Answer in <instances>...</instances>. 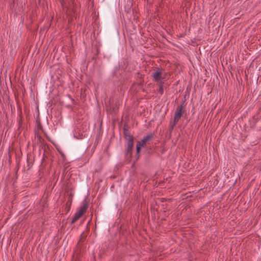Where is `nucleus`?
Here are the masks:
<instances>
[{"label":"nucleus","instance_id":"0eeeda50","mask_svg":"<svg viewBox=\"0 0 261 261\" xmlns=\"http://www.w3.org/2000/svg\"><path fill=\"white\" fill-rule=\"evenodd\" d=\"M153 135L152 134H150L147 135L146 136L144 137L143 139L141 140V142L144 144H146V143L150 140L152 137Z\"/></svg>","mask_w":261,"mask_h":261},{"label":"nucleus","instance_id":"f257e3e1","mask_svg":"<svg viewBox=\"0 0 261 261\" xmlns=\"http://www.w3.org/2000/svg\"><path fill=\"white\" fill-rule=\"evenodd\" d=\"M125 139L126 140V151L127 155H130L132 153V148L134 145V139L133 137L125 133Z\"/></svg>","mask_w":261,"mask_h":261},{"label":"nucleus","instance_id":"f03ea898","mask_svg":"<svg viewBox=\"0 0 261 261\" xmlns=\"http://www.w3.org/2000/svg\"><path fill=\"white\" fill-rule=\"evenodd\" d=\"M152 77L155 82L159 83H160L161 81H163V80L165 79V76H163L162 72L159 70H156L152 73Z\"/></svg>","mask_w":261,"mask_h":261},{"label":"nucleus","instance_id":"9d476101","mask_svg":"<svg viewBox=\"0 0 261 261\" xmlns=\"http://www.w3.org/2000/svg\"><path fill=\"white\" fill-rule=\"evenodd\" d=\"M164 83V81H161L159 83V92L161 94H163L164 93V89H163V84Z\"/></svg>","mask_w":261,"mask_h":261},{"label":"nucleus","instance_id":"423d86ee","mask_svg":"<svg viewBox=\"0 0 261 261\" xmlns=\"http://www.w3.org/2000/svg\"><path fill=\"white\" fill-rule=\"evenodd\" d=\"M118 105L116 103L115 105L112 104L110 106V113H116L118 112Z\"/></svg>","mask_w":261,"mask_h":261},{"label":"nucleus","instance_id":"4468645a","mask_svg":"<svg viewBox=\"0 0 261 261\" xmlns=\"http://www.w3.org/2000/svg\"><path fill=\"white\" fill-rule=\"evenodd\" d=\"M168 75H170V74L168 73H165L164 74H163V76H165V79L166 78Z\"/></svg>","mask_w":261,"mask_h":261},{"label":"nucleus","instance_id":"7ed1b4c3","mask_svg":"<svg viewBox=\"0 0 261 261\" xmlns=\"http://www.w3.org/2000/svg\"><path fill=\"white\" fill-rule=\"evenodd\" d=\"M119 36V30L118 29L114 28L113 30H111L109 32V37L112 40H117Z\"/></svg>","mask_w":261,"mask_h":261},{"label":"nucleus","instance_id":"6e6552de","mask_svg":"<svg viewBox=\"0 0 261 261\" xmlns=\"http://www.w3.org/2000/svg\"><path fill=\"white\" fill-rule=\"evenodd\" d=\"M180 116L181 115H175L173 122H170L171 127L172 129L173 128V127L175 126L176 123L178 122L179 119L180 118Z\"/></svg>","mask_w":261,"mask_h":261},{"label":"nucleus","instance_id":"39448f33","mask_svg":"<svg viewBox=\"0 0 261 261\" xmlns=\"http://www.w3.org/2000/svg\"><path fill=\"white\" fill-rule=\"evenodd\" d=\"M88 208V204L86 201H84L83 205L75 212L79 216L82 217V216L86 212Z\"/></svg>","mask_w":261,"mask_h":261},{"label":"nucleus","instance_id":"ddd939ff","mask_svg":"<svg viewBox=\"0 0 261 261\" xmlns=\"http://www.w3.org/2000/svg\"><path fill=\"white\" fill-rule=\"evenodd\" d=\"M188 94H189V92L186 91L185 92V95H184V99L182 100V102H183L184 103L186 102V101H187L186 96Z\"/></svg>","mask_w":261,"mask_h":261},{"label":"nucleus","instance_id":"f8f14e48","mask_svg":"<svg viewBox=\"0 0 261 261\" xmlns=\"http://www.w3.org/2000/svg\"><path fill=\"white\" fill-rule=\"evenodd\" d=\"M58 151L60 153L61 156L62 157L63 159L65 160L66 158L65 154L63 152V151L61 150H58Z\"/></svg>","mask_w":261,"mask_h":261},{"label":"nucleus","instance_id":"2eb2a0df","mask_svg":"<svg viewBox=\"0 0 261 261\" xmlns=\"http://www.w3.org/2000/svg\"><path fill=\"white\" fill-rule=\"evenodd\" d=\"M70 99H71V101L72 102V103L74 104V100L73 98H70Z\"/></svg>","mask_w":261,"mask_h":261},{"label":"nucleus","instance_id":"20e7f679","mask_svg":"<svg viewBox=\"0 0 261 261\" xmlns=\"http://www.w3.org/2000/svg\"><path fill=\"white\" fill-rule=\"evenodd\" d=\"M187 105V102L181 103L178 106L177 108L176 109L175 112L174 114H182L186 113V106Z\"/></svg>","mask_w":261,"mask_h":261},{"label":"nucleus","instance_id":"9b49d317","mask_svg":"<svg viewBox=\"0 0 261 261\" xmlns=\"http://www.w3.org/2000/svg\"><path fill=\"white\" fill-rule=\"evenodd\" d=\"M81 217L79 216L77 213H75L71 221L72 223H75L77 220H79Z\"/></svg>","mask_w":261,"mask_h":261},{"label":"nucleus","instance_id":"1a4fd4ad","mask_svg":"<svg viewBox=\"0 0 261 261\" xmlns=\"http://www.w3.org/2000/svg\"><path fill=\"white\" fill-rule=\"evenodd\" d=\"M144 146L145 145L141 141L138 142V143L136 144V151L137 154L139 153L141 148L144 147Z\"/></svg>","mask_w":261,"mask_h":261},{"label":"nucleus","instance_id":"dca6fc26","mask_svg":"<svg viewBox=\"0 0 261 261\" xmlns=\"http://www.w3.org/2000/svg\"><path fill=\"white\" fill-rule=\"evenodd\" d=\"M37 137H38V138H40V135H37Z\"/></svg>","mask_w":261,"mask_h":261}]
</instances>
